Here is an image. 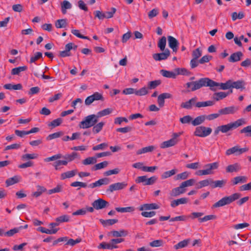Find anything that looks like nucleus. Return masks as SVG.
I'll return each instance as SVG.
<instances>
[{"mask_svg": "<svg viewBox=\"0 0 251 251\" xmlns=\"http://www.w3.org/2000/svg\"><path fill=\"white\" fill-rule=\"evenodd\" d=\"M185 85L188 88L187 92H194L202 87H209L211 90L215 91L217 90L215 87L218 86H220V89L222 90L231 89V80L225 83H218L208 77H203L196 81L188 82Z\"/></svg>", "mask_w": 251, "mask_h": 251, "instance_id": "f257e3e1", "label": "nucleus"}, {"mask_svg": "<svg viewBox=\"0 0 251 251\" xmlns=\"http://www.w3.org/2000/svg\"><path fill=\"white\" fill-rule=\"evenodd\" d=\"M240 197L241 194L238 193H234L230 196L224 197L217 202H215L212 205V208H215L229 204L239 199Z\"/></svg>", "mask_w": 251, "mask_h": 251, "instance_id": "f03ea898", "label": "nucleus"}, {"mask_svg": "<svg viewBox=\"0 0 251 251\" xmlns=\"http://www.w3.org/2000/svg\"><path fill=\"white\" fill-rule=\"evenodd\" d=\"M99 119L96 114L89 115L83 119L79 124L80 128H88L95 126L98 123Z\"/></svg>", "mask_w": 251, "mask_h": 251, "instance_id": "7ed1b4c3", "label": "nucleus"}, {"mask_svg": "<svg viewBox=\"0 0 251 251\" xmlns=\"http://www.w3.org/2000/svg\"><path fill=\"white\" fill-rule=\"evenodd\" d=\"M245 124V120L243 118H241L238 119L234 122L230 123L226 125L220 126L219 128H221L220 129V130H221V132L225 133L233 129L237 128V127L244 125Z\"/></svg>", "mask_w": 251, "mask_h": 251, "instance_id": "20e7f679", "label": "nucleus"}, {"mask_svg": "<svg viewBox=\"0 0 251 251\" xmlns=\"http://www.w3.org/2000/svg\"><path fill=\"white\" fill-rule=\"evenodd\" d=\"M212 131V130L210 127L199 126L196 128L194 134L195 136L198 137H205L210 135Z\"/></svg>", "mask_w": 251, "mask_h": 251, "instance_id": "39448f33", "label": "nucleus"}, {"mask_svg": "<svg viewBox=\"0 0 251 251\" xmlns=\"http://www.w3.org/2000/svg\"><path fill=\"white\" fill-rule=\"evenodd\" d=\"M156 180L157 177L155 176L148 178L147 176H138L135 181L137 183H143L144 185H148L154 184Z\"/></svg>", "mask_w": 251, "mask_h": 251, "instance_id": "423d86ee", "label": "nucleus"}, {"mask_svg": "<svg viewBox=\"0 0 251 251\" xmlns=\"http://www.w3.org/2000/svg\"><path fill=\"white\" fill-rule=\"evenodd\" d=\"M249 151L248 148H240L239 146H235L226 150V155H230L235 154L236 155H240Z\"/></svg>", "mask_w": 251, "mask_h": 251, "instance_id": "0eeeda50", "label": "nucleus"}, {"mask_svg": "<svg viewBox=\"0 0 251 251\" xmlns=\"http://www.w3.org/2000/svg\"><path fill=\"white\" fill-rule=\"evenodd\" d=\"M127 185L126 182H117L113 183L109 186L106 190L108 193H112L114 191L120 190L125 188Z\"/></svg>", "mask_w": 251, "mask_h": 251, "instance_id": "6e6552de", "label": "nucleus"}, {"mask_svg": "<svg viewBox=\"0 0 251 251\" xmlns=\"http://www.w3.org/2000/svg\"><path fill=\"white\" fill-rule=\"evenodd\" d=\"M239 106L232 105L220 109L218 112L221 115L234 114L239 110Z\"/></svg>", "mask_w": 251, "mask_h": 251, "instance_id": "1a4fd4ad", "label": "nucleus"}, {"mask_svg": "<svg viewBox=\"0 0 251 251\" xmlns=\"http://www.w3.org/2000/svg\"><path fill=\"white\" fill-rule=\"evenodd\" d=\"M92 205L95 209L99 210L108 207L109 203L108 202L102 199H99L94 201L92 203Z\"/></svg>", "mask_w": 251, "mask_h": 251, "instance_id": "9d476101", "label": "nucleus"}, {"mask_svg": "<svg viewBox=\"0 0 251 251\" xmlns=\"http://www.w3.org/2000/svg\"><path fill=\"white\" fill-rule=\"evenodd\" d=\"M110 183V180L109 178L104 177L99 179L94 183H92L88 185V187L90 188H94L96 187H99L103 185H107Z\"/></svg>", "mask_w": 251, "mask_h": 251, "instance_id": "9b49d317", "label": "nucleus"}, {"mask_svg": "<svg viewBox=\"0 0 251 251\" xmlns=\"http://www.w3.org/2000/svg\"><path fill=\"white\" fill-rule=\"evenodd\" d=\"M164 51V52H163L153 54L152 55L153 58L155 61H161L167 59L170 55V51L168 49H166Z\"/></svg>", "mask_w": 251, "mask_h": 251, "instance_id": "f8f14e48", "label": "nucleus"}, {"mask_svg": "<svg viewBox=\"0 0 251 251\" xmlns=\"http://www.w3.org/2000/svg\"><path fill=\"white\" fill-rule=\"evenodd\" d=\"M246 82L243 79L238 80L236 81H233L231 80V88H235L239 89L241 91L245 89Z\"/></svg>", "mask_w": 251, "mask_h": 251, "instance_id": "ddd939ff", "label": "nucleus"}, {"mask_svg": "<svg viewBox=\"0 0 251 251\" xmlns=\"http://www.w3.org/2000/svg\"><path fill=\"white\" fill-rule=\"evenodd\" d=\"M168 41L169 47L173 50V51L176 52L179 44L178 41L172 36H168Z\"/></svg>", "mask_w": 251, "mask_h": 251, "instance_id": "4468645a", "label": "nucleus"}, {"mask_svg": "<svg viewBox=\"0 0 251 251\" xmlns=\"http://www.w3.org/2000/svg\"><path fill=\"white\" fill-rule=\"evenodd\" d=\"M218 167V162H214L206 164L204 166V168H206L204 170L206 172V175L213 174L214 173L213 170L217 169Z\"/></svg>", "mask_w": 251, "mask_h": 251, "instance_id": "2eb2a0df", "label": "nucleus"}, {"mask_svg": "<svg viewBox=\"0 0 251 251\" xmlns=\"http://www.w3.org/2000/svg\"><path fill=\"white\" fill-rule=\"evenodd\" d=\"M186 192V189L184 188L181 184L179 187L173 189L170 193V195L172 197H177Z\"/></svg>", "mask_w": 251, "mask_h": 251, "instance_id": "dca6fc26", "label": "nucleus"}, {"mask_svg": "<svg viewBox=\"0 0 251 251\" xmlns=\"http://www.w3.org/2000/svg\"><path fill=\"white\" fill-rule=\"evenodd\" d=\"M243 56L241 51H237L231 54L228 58V61L230 62H235L240 61Z\"/></svg>", "mask_w": 251, "mask_h": 251, "instance_id": "f3484780", "label": "nucleus"}, {"mask_svg": "<svg viewBox=\"0 0 251 251\" xmlns=\"http://www.w3.org/2000/svg\"><path fill=\"white\" fill-rule=\"evenodd\" d=\"M159 208V206L156 203H145L140 206L139 210L140 211L148 210L151 209H157Z\"/></svg>", "mask_w": 251, "mask_h": 251, "instance_id": "a211bd4d", "label": "nucleus"}, {"mask_svg": "<svg viewBox=\"0 0 251 251\" xmlns=\"http://www.w3.org/2000/svg\"><path fill=\"white\" fill-rule=\"evenodd\" d=\"M197 100V97H194L187 101L181 103L180 106L183 108L190 109L192 108V105L196 103Z\"/></svg>", "mask_w": 251, "mask_h": 251, "instance_id": "6ab92c4d", "label": "nucleus"}, {"mask_svg": "<svg viewBox=\"0 0 251 251\" xmlns=\"http://www.w3.org/2000/svg\"><path fill=\"white\" fill-rule=\"evenodd\" d=\"M232 90L230 89L229 93H226L224 92L215 93L213 94V98L215 100L219 101L226 97L229 93H232Z\"/></svg>", "mask_w": 251, "mask_h": 251, "instance_id": "aec40b11", "label": "nucleus"}, {"mask_svg": "<svg viewBox=\"0 0 251 251\" xmlns=\"http://www.w3.org/2000/svg\"><path fill=\"white\" fill-rule=\"evenodd\" d=\"M125 241L123 238H115L111 239L109 242V250H113L114 249H117L118 246L117 245V244L121 243Z\"/></svg>", "mask_w": 251, "mask_h": 251, "instance_id": "412c9836", "label": "nucleus"}, {"mask_svg": "<svg viewBox=\"0 0 251 251\" xmlns=\"http://www.w3.org/2000/svg\"><path fill=\"white\" fill-rule=\"evenodd\" d=\"M110 233L113 237L118 238L127 236L128 234V232L127 230L125 229H121L119 231H111Z\"/></svg>", "mask_w": 251, "mask_h": 251, "instance_id": "4be33fe9", "label": "nucleus"}, {"mask_svg": "<svg viewBox=\"0 0 251 251\" xmlns=\"http://www.w3.org/2000/svg\"><path fill=\"white\" fill-rule=\"evenodd\" d=\"M247 181V177L246 176H238L233 178L231 181L232 185H235L238 183H245Z\"/></svg>", "mask_w": 251, "mask_h": 251, "instance_id": "5701e85b", "label": "nucleus"}, {"mask_svg": "<svg viewBox=\"0 0 251 251\" xmlns=\"http://www.w3.org/2000/svg\"><path fill=\"white\" fill-rule=\"evenodd\" d=\"M188 201V199L187 198H181L179 199L174 200L171 201V206L172 207H175L179 204H186Z\"/></svg>", "mask_w": 251, "mask_h": 251, "instance_id": "b1692460", "label": "nucleus"}, {"mask_svg": "<svg viewBox=\"0 0 251 251\" xmlns=\"http://www.w3.org/2000/svg\"><path fill=\"white\" fill-rule=\"evenodd\" d=\"M206 119V115H202L195 118L193 121H192V125L193 126H199L205 121Z\"/></svg>", "mask_w": 251, "mask_h": 251, "instance_id": "393cba45", "label": "nucleus"}, {"mask_svg": "<svg viewBox=\"0 0 251 251\" xmlns=\"http://www.w3.org/2000/svg\"><path fill=\"white\" fill-rule=\"evenodd\" d=\"M241 168L238 163L229 165L226 168V172L227 173L237 172L241 170Z\"/></svg>", "mask_w": 251, "mask_h": 251, "instance_id": "a878e982", "label": "nucleus"}, {"mask_svg": "<svg viewBox=\"0 0 251 251\" xmlns=\"http://www.w3.org/2000/svg\"><path fill=\"white\" fill-rule=\"evenodd\" d=\"M178 142V140H175L174 139H171L168 141H164L160 145V148L164 149L175 146Z\"/></svg>", "mask_w": 251, "mask_h": 251, "instance_id": "bb28decb", "label": "nucleus"}, {"mask_svg": "<svg viewBox=\"0 0 251 251\" xmlns=\"http://www.w3.org/2000/svg\"><path fill=\"white\" fill-rule=\"evenodd\" d=\"M226 179L219 180H216V181H214L212 179L211 188H217V187L222 188L226 185Z\"/></svg>", "mask_w": 251, "mask_h": 251, "instance_id": "cd10ccee", "label": "nucleus"}, {"mask_svg": "<svg viewBox=\"0 0 251 251\" xmlns=\"http://www.w3.org/2000/svg\"><path fill=\"white\" fill-rule=\"evenodd\" d=\"M105 124V122H102V121L96 124L95 125V126H93V128H92L93 133L94 134H97V133H99L102 129Z\"/></svg>", "mask_w": 251, "mask_h": 251, "instance_id": "c85d7f7f", "label": "nucleus"}, {"mask_svg": "<svg viewBox=\"0 0 251 251\" xmlns=\"http://www.w3.org/2000/svg\"><path fill=\"white\" fill-rule=\"evenodd\" d=\"M100 221L104 226H107L118 223V220L117 219H108L106 220L100 219Z\"/></svg>", "mask_w": 251, "mask_h": 251, "instance_id": "c756f323", "label": "nucleus"}, {"mask_svg": "<svg viewBox=\"0 0 251 251\" xmlns=\"http://www.w3.org/2000/svg\"><path fill=\"white\" fill-rule=\"evenodd\" d=\"M160 73L163 76L168 78H175L176 76V73L165 70H161Z\"/></svg>", "mask_w": 251, "mask_h": 251, "instance_id": "7c9ffc66", "label": "nucleus"}, {"mask_svg": "<svg viewBox=\"0 0 251 251\" xmlns=\"http://www.w3.org/2000/svg\"><path fill=\"white\" fill-rule=\"evenodd\" d=\"M23 229V226H20L19 227H15L13 229H10L6 232L4 231V236L7 237H11L14 235L15 234L19 232V231Z\"/></svg>", "mask_w": 251, "mask_h": 251, "instance_id": "2f4dec72", "label": "nucleus"}, {"mask_svg": "<svg viewBox=\"0 0 251 251\" xmlns=\"http://www.w3.org/2000/svg\"><path fill=\"white\" fill-rule=\"evenodd\" d=\"M155 149V147L153 146H149L148 147H146L143 148L142 149L139 150L137 151V154H141L142 153H145L147 152H150L152 151Z\"/></svg>", "mask_w": 251, "mask_h": 251, "instance_id": "473e14b6", "label": "nucleus"}, {"mask_svg": "<svg viewBox=\"0 0 251 251\" xmlns=\"http://www.w3.org/2000/svg\"><path fill=\"white\" fill-rule=\"evenodd\" d=\"M76 173V170H72L62 173L61 175V178L65 179L67 178H71L74 176Z\"/></svg>", "mask_w": 251, "mask_h": 251, "instance_id": "72a5a7b5", "label": "nucleus"}, {"mask_svg": "<svg viewBox=\"0 0 251 251\" xmlns=\"http://www.w3.org/2000/svg\"><path fill=\"white\" fill-rule=\"evenodd\" d=\"M27 69V67L26 66L13 68L11 70V74L12 75H19L21 72L26 71Z\"/></svg>", "mask_w": 251, "mask_h": 251, "instance_id": "f704fd0d", "label": "nucleus"}, {"mask_svg": "<svg viewBox=\"0 0 251 251\" xmlns=\"http://www.w3.org/2000/svg\"><path fill=\"white\" fill-rule=\"evenodd\" d=\"M56 28H64L67 26L68 23L66 19H59L57 20L55 24Z\"/></svg>", "mask_w": 251, "mask_h": 251, "instance_id": "c9c22d12", "label": "nucleus"}, {"mask_svg": "<svg viewBox=\"0 0 251 251\" xmlns=\"http://www.w3.org/2000/svg\"><path fill=\"white\" fill-rule=\"evenodd\" d=\"M97 162V157L95 156L89 157L82 161V163L84 165L94 164Z\"/></svg>", "mask_w": 251, "mask_h": 251, "instance_id": "e433bc0d", "label": "nucleus"}, {"mask_svg": "<svg viewBox=\"0 0 251 251\" xmlns=\"http://www.w3.org/2000/svg\"><path fill=\"white\" fill-rule=\"evenodd\" d=\"M72 8V5L70 2L67 0H64L61 3V11L63 14L66 13V10Z\"/></svg>", "mask_w": 251, "mask_h": 251, "instance_id": "4c0bfd02", "label": "nucleus"}, {"mask_svg": "<svg viewBox=\"0 0 251 251\" xmlns=\"http://www.w3.org/2000/svg\"><path fill=\"white\" fill-rule=\"evenodd\" d=\"M37 191L33 193L32 196L35 198L40 196L43 192L46 191L47 189L43 186L38 185L37 186Z\"/></svg>", "mask_w": 251, "mask_h": 251, "instance_id": "58836bf2", "label": "nucleus"}, {"mask_svg": "<svg viewBox=\"0 0 251 251\" xmlns=\"http://www.w3.org/2000/svg\"><path fill=\"white\" fill-rule=\"evenodd\" d=\"M108 165V162L107 161H105L96 164L92 168V170L93 171H97V170H100V169H102L103 168L106 167Z\"/></svg>", "mask_w": 251, "mask_h": 251, "instance_id": "ea45409f", "label": "nucleus"}, {"mask_svg": "<svg viewBox=\"0 0 251 251\" xmlns=\"http://www.w3.org/2000/svg\"><path fill=\"white\" fill-rule=\"evenodd\" d=\"M112 109L111 108H106L98 112L96 115L98 119H99L101 117L110 114L112 112Z\"/></svg>", "mask_w": 251, "mask_h": 251, "instance_id": "a19ab883", "label": "nucleus"}, {"mask_svg": "<svg viewBox=\"0 0 251 251\" xmlns=\"http://www.w3.org/2000/svg\"><path fill=\"white\" fill-rule=\"evenodd\" d=\"M4 88L8 90H21L22 88V85L21 84L12 85L11 84H6L4 85Z\"/></svg>", "mask_w": 251, "mask_h": 251, "instance_id": "79ce46f5", "label": "nucleus"}, {"mask_svg": "<svg viewBox=\"0 0 251 251\" xmlns=\"http://www.w3.org/2000/svg\"><path fill=\"white\" fill-rule=\"evenodd\" d=\"M38 154L36 153H31V154H23L22 157V160L23 161H26L29 159H36L38 157Z\"/></svg>", "mask_w": 251, "mask_h": 251, "instance_id": "37998d69", "label": "nucleus"}, {"mask_svg": "<svg viewBox=\"0 0 251 251\" xmlns=\"http://www.w3.org/2000/svg\"><path fill=\"white\" fill-rule=\"evenodd\" d=\"M189 242V240H188V239L184 240L182 241L179 242L178 244L175 245L174 248L176 250H178L179 249L186 247L188 245Z\"/></svg>", "mask_w": 251, "mask_h": 251, "instance_id": "c03bdc74", "label": "nucleus"}, {"mask_svg": "<svg viewBox=\"0 0 251 251\" xmlns=\"http://www.w3.org/2000/svg\"><path fill=\"white\" fill-rule=\"evenodd\" d=\"M166 45V38L165 36H163L160 39L158 43V47L161 51L165 50Z\"/></svg>", "mask_w": 251, "mask_h": 251, "instance_id": "a18cd8bd", "label": "nucleus"}, {"mask_svg": "<svg viewBox=\"0 0 251 251\" xmlns=\"http://www.w3.org/2000/svg\"><path fill=\"white\" fill-rule=\"evenodd\" d=\"M19 182L18 176H14L12 177L9 178L7 179L6 181V184L7 186L12 185L15 183H17Z\"/></svg>", "mask_w": 251, "mask_h": 251, "instance_id": "49530a36", "label": "nucleus"}, {"mask_svg": "<svg viewBox=\"0 0 251 251\" xmlns=\"http://www.w3.org/2000/svg\"><path fill=\"white\" fill-rule=\"evenodd\" d=\"M116 210L119 212H130L134 211L135 208L133 207L129 206L126 207H116Z\"/></svg>", "mask_w": 251, "mask_h": 251, "instance_id": "de8ad7c7", "label": "nucleus"}, {"mask_svg": "<svg viewBox=\"0 0 251 251\" xmlns=\"http://www.w3.org/2000/svg\"><path fill=\"white\" fill-rule=\"evenodd\" d=\"M212 179H207L200 181L199 183L200 185L197 187L198 189L207 186L209 185L211 187Z\"/></svg>", "mask_w": 251, "mask_h": 251, "instance_id": "09e8293b", "label": "nucleus"}, {"mask_svg": "<svg viewBox=\"0 0 251 251\" xmlns=\"http://www.w3.org/2000/svg\"><path fill=\"white\" fill-rule=\"evenodd\" d=\"M176 173V169H173L169 171H166L164 172L163 174H162L161 177L162 179H165L168 177H169L174 175H175Z\"/></svg>", "mask_w": 251, "mask_h": 251, "instance_id": "8fccbe9b", "label": "nucleus"}, {"mask_svg": "<svg viewBox=\"0 0 251 251\" xmlns=\"http://www.w3.org/2000/svg\"><path fill=\"white\" fill-rule=\"evenodd\" d=\"M63 135V132L62 131L55 132L54 133L50 134L47 137L46 139H47V140H49V141L53 139H56V138H59V137H61V136H62Z\"/></svg>", "mask_w": 251, "mask_h": 251, "instance_id": "3c124183", "label": "nucleus"}, {"mask_svg": "<svg viewBox=\"0 0 251 251\" xmlns=\"http://www.w3.org/2000/svg\"><path fill=\"white\" fill-rule=\"evenodd\" d=\"M161 83L160 80H155L154 81H150L148 83V89H155Z\"/></svg>", "mask_w": 251, "mask_h": 251, "instance_id": "603ef678", "label": "nucleus"}, {"mask_svg": "<svg viewBox=\"0 0 251 251\" xmlns=\"http://www.w3.org/2000/svg\"><path fill=\"white\" fill-rule=\"evenodd\" d=\"M240 133H244L246 137H251V125L242 128L240 131Z\"/></svg>", "mask_w": 251, "mask_h": 251, "instance_id": "864d4df0", "label": "nucleus"}, {"mask_svg": "<svg viewBox=\"0 0 251 251\" xmlns=\"http://www.w3.org/2000/svg\"><path fill=\"white\" fill-rule=\"evenodd\" d=\"M148 89V88L144 87L141 88L139 90L136 89L135 95L138 96H145L148 94L149 93Z\"/></svg>", "mask_w": 251, "mask_h": 251, "instance_id": "5fc2aeb1", "label": "nucleus"}, {"mask_svg": "<svg viewBox=\"0 0 251 251\" xmlns=\"http://www.w3.org/2000/svg\"><path fill=\"white\" fill-rule=\"evenodd\" d=\"M176 75H189L191 74L190 72L185 68H177L176 69Z\"/></svg>", "mask_w": 251, "mask_h": 251, "instance_id": "6e6d98bb", "label": "nucleus"}, {"mask_svg": "<svg viewBox=\"0 0 251 251\" xmlns=\"http://www.w3.org/2000/svg\"><path fill=\"white\" fill-rule=\"evenodd\" d=\"M77 156V153L75 152H72L71 154H66L62 157L67 160L68 162L74 160Z\"/></svg>", "mask_w": 251, "mask_h": 251, "instance_id": "4d7b16f0", "label": "nucleus"}, {"mask_svg": "<svg viewBox=\"0 0 251 251\" xmlns=\"http://www.w3.org/2000/svg\"><path fill=\"white\" fill-rule=\"evenodd\" d=\"M232 20L234 21L237 19H242L244 17V14L243 12H239L237 13L236 12H233L231 15Z\"/></svg>", "mask_w": 251, "mask_h": 251, "instance_id": "13d9d810", "label": "nucleus"}, {"mask_svg": "<svg viewBox=\"0 0 251 251\" xmlns=\"http://www.w3.org/2000/svg\"><path fill=\"white\" fill-rule=\"evenodd\" d=\"M70 217L67 215H64L59 216L55 219V221L59 224L63 222H67L69 221Z\"/></svg>", "mask_w": 251, "mask_h": 251, "instance_id": "bf43d9fd", "label": "nucleus"}, {"mask_svg": "<svg viewBox=\"0 0 251 251\" xmlns=\"http://www.w3.org/2000/svg\"><path fill=\"white\" fill-rule=\"evenodd\" d=\"M180 122L183 124L192 123L193 118L189 115H187L180 118Z\"/></svg>", "mask_w": 251, "mask_h": 251, "instance_id": "052dcab7", "label": "nucleus"}, {"mask_svg": "<svg viewBox=\"0 0 251 251\" xmlns=\"http://www.w3.org/2000/svg\"><path fill=\"white\" fill-rule=\"evenodd\" d=\"M62 157V155L60 153H58L54 155L51 157H47L44 159L46 162L56 160Z\"/></svg>", "mask_w": 251, "mask_h": 251, "instance_id": "680f3d73", "label": "nucleus"}, {"mask_svg": "<svg viewBox=\"0 0 251 251\" xmlns=\"http://www.w3.org/2000/svg\"><path fill=\"white\" fill-rule=\"evenodd\" d=\"M201 54V50L199 48H197L193 51L192 55L193 59H198Z\"/></svg>", "mask_w": 251, "mask_h": 251, "instance_id": "e2e57ef3", "label": "nucleus"}, {"mask_svg": "<svg viewBox=\"0 0 251 251\" xmlns=\"http://www.w3.org/2000/svg\"><path fill=\"white\" fill-rule=\"evenodd\" d=\"M216 218V216H215L214 215H209L205 216L202 218H200L199 219V221L200 223H202V222H206V221L211 220H214Z\"/></svg>", "mask_w": 251, "mask_h": 251, "instance_id": "0e129e2a", "label": "nucleus"}, {"mask_svg": "<svg viewBox=\"0 0 251 251\" xmlns=\"http://www.w3.org/2000/svg\"><path fill=\"white\" fill-rule=\"evenodd\" d=\"M62 122V120L61 118H57L53 120L51 122H50L48 126H51L53 127H55L59 126Z\"/></svg>", "mask_w": 251, "mask_h": 251, "instance_id": "69168bd1", "label": "nucleus"}, {"mask_svg": "<svg viewBox=\"0 0 251 251\" xmlns=\"http://www.w3.org/2000/svg\"><path fill=\"white\" fill-rule=\"evenodd\" d=\"M42 57V53L41 52H36L34 55L31 56L30 60V63H32Z\"/></svg>", "mask_w": 251, "mask_h": 251, "instance_id": "338daca9", "label": "nucleus"}, {"mask_svg": "<svg viewBox=\"0 0 251 251\" xmlns=\"http://www.w3.org/2000/svg\"><path fill=\"white\" fill-rule=\"evenodd\" d=\"M189 176V174L187 172H184L182 173L176 175V180L182 179L184 180L186 179Z\"/></svg>", "mask_w": 251, "mask_h": 251, "instance_id": "774afa93", "label": "nucleus"}]
</instances>
